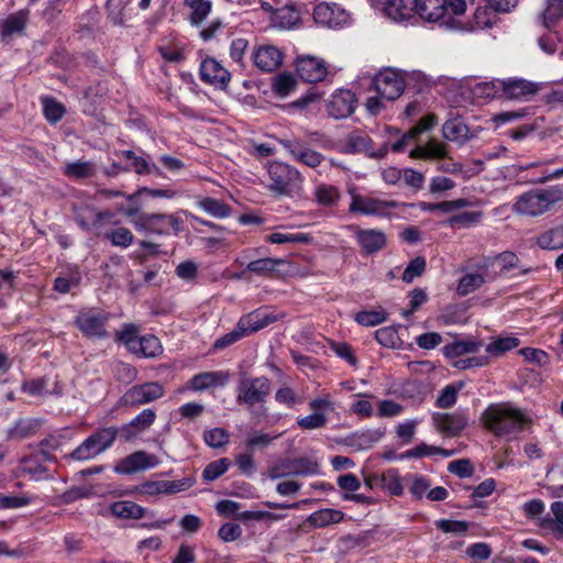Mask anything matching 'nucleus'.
<instances>
[{
	"label": "nucleus",
	"mask_w": 563,
	"mask_h": 563,
	"mask_svg": "<svg viewBox=\"0 0 563 563\" xmlns=\"http://www.w3.org/2000/svg\"><path fill=\"white\" fill-rule=\"evenodd\" d=\"M328 422V419L322 412H313L306 417L299 418L297 424L303 430H313L323 428Z\"/></svg>",
	"instance_id": "nucleus-59"
},
{
	"label": "nucleus",
	"mask_w": 563,
	"mask_h": 563,
	"mask_svg": "<svg viewBox=\"0 0 563 563\" xmlns=\"http://www.w3.org/2000/svg\"><path fill=\"white\" fill-rule=\"evenodd\" d=\"M386 320L383 311H361L355 316V321L365 327H375Z\"/></svg>",
	"instance_id": "nucleus-63"
},
{
	"label": "nucleus",
	"mask_w": 563,
	"mask_h": 563,
	"mask_svg": "<svg viewBox=\"0 0 563 563\" xmlns=\"http://www.w3.org/2000/svg\"><path fill=\"white\" fill-rule=\"evenodd\" d=\"M247 336L245 330L242 328L241 323L238 322L235 328L229 333L220 336L213 343L214 350H222L238 342L239 340Z\"/></svg>",
	"instance_id": "nucleus-54"
},
{
	"label": "nucleus",
	"mask_w": 563,
	"mask_h": 563,
	"mask_svg": "<svg viewBox=\"0 0 563 563\" xmlns=\"http://www.w3.org/2000/svg\"><path fill=\"white\" fill-rule=\"evenodd\" d=\"M351 229L354 232V238L360 245L362 253L366 255L382 251L387 244V236L382 230L362 229L357 225H353Z\"/></svg>",
	"instance_id": "nucleus-18"
},
{
	"label": "nucleus",
	"mask_w": 563,
	"mask_h": 563,
	"mask_svg": "<svg viewBox=\"0 0 563 563\" xmlns=\"http://www.w3.org/2000/svg\"><path fill=\"white\" fill-rule=\"evenodd\" d=\"M38 427V422L33 419H19L8 430L7 438L10 440H23L32 437Z\"/></svg>",
	"instance_id": "nucleus-37"
},
{
	"label": "nucleus",
	"mask_w": 563,
	"mask_h": 563,
	"mask_svg": "<svg viewBox=\"0 0 563 563\" xmlns=\"http://www.w3.org/2000/svg\"><path fill=\"white\" fill-rule=\"evenodd\" d=\"M356 98L349 89H339L327 102V112L333 119H344L350 117L355 110Z\"/></svg>",
	"instance_id": "nucleus-19"
},
{
	"label": "nucleus",
	"mask_w": 563,
	"mask_h": 563,
	"mask_svg": "<svg viewBox=\"0 0 563 563\" xmlns=\"http://www.w3.org/2000/svg\"><path fill=\"white\" fill-rule=\"evenodd\" d=\"M296 86L297 81L290 73H282L273 78V90L279 97H287Z\"/></svg>",
	"instance_id": "nucleus-45"
},
{
	"label": "nucleus",
	"mask_w": 563,
	"mask_h": 563,
	"mask_svg": "<svg viewBox=\"0 0 563 563\" xmlns=\"http://www.w3.org/2000/svg\"><path fill=\"white\" fill-rule=\"evenodd\" d=\"M296 71L303 81L311 84L322 81L328 75L324 62L312 56L298 58Z\"/></svg>",
	"instance_id": "nucleus-24"
},
{
	"label": "nucleus",
	"mask_w": 563,
	"mask_h": 563,
	"mask_svg": "<svg viewBox=\"0 0 563 563\" xmlns=\"http://www.w3.org/2000/svg\"><path fill=\"white\" fill-rule=\"evenodd\" d=\"M140 329L134 323L123 324L121 331L117 332L115 339L118 342L125 345V347L132 353L135 350L136 342L140 340Z\"/></svg>",
	"instance_id": "nucleus-43"
},
{
	"label": "nucleus",
	"mask_w": 563,
	"mask_h": 563,
	"mask_svg": "<svg viewBox=\"0 0 563 563\" xmlns=\"http://www.w3.org/2000/svg\"><path fill=\"white\" fill-rule=\"evenodd\" d=\"M462 383L459 386H454L452 384L446 385L438 396L435 400V406L441 409L451 408L456 402L457 393L462 388Z\"/></svg>",
	"instance_id": "nucleus-51"
},
{
	"label": "nucleus",
	"mask_w": 563,
	"mask_h": 563,
	"mask_svg": "<svg viewBox=\"0 0 563 563\" xmlns=\"http://www.w3.org/2000/svg\"><path fill=\"white\" fill-rule=\"evenodd\" d=\"M426 258L417 256L411 260L402 273V280L405 283H411L416 277L421 276L426 271Z\"/></svg>",
	"instance_id": "nucleus-57"
},
{
	"label": "nucleus",
	"mask_w": 563,
	"mask_h": 563,
	"mask_svg": "<svg viewBox=\"0 0 563 563\" xmlns=\"http://www.w3.org/2000/svg\"><path fill=\"white\" fill-rule=\"evenodd\" d=\"M482 211H464L449 218L448 224L450 227L460 225L463 228H468L477 223L482 219Z\"/></svg>",
	"instance_id": "nucleus-53"
},
{
	"label": "nucleus",
	"mask_w": 563,
	"mask_h": 563,
	"mask_svg": "<svg viewBox=\"0 0 563 563\" xmlns=\"http://www.w3.org/2000/svg\"><path fill=\"white\" fill-rule=\"evenodd\" d=\"M537 244L543 250H559L563 247V231L548 230L537 238Z\"/></svg>",
	"instance_id": "nucleus-44"
},
{
	"label": "nucleus",
	"mask_w": 563,
	"mask_h": 563,
	"mask_svg": "<svg viewBox=\"0 0 563 563\" xmlns=\"http://www.w3.org/2000/svg\"><path fill=\"white\" fill-rule=\"evenodd\" d=\"M371 140L368 136L352 134L346 139L344 144V153L354 154L363 152L367 148Z\"/></svg>",
	"instance_id": "nucleus-60"
},
{
	"label": "nucleus",
	"mask_w": 563,
	"mask_h": 563,
	"mask_svg": "<svg viewBox=\"0 0 563 563\" xmlns=\"http://www.w3.org/2000/svg\"><path fill=\"white\" fill-rule=\"evenodd\" d=\"M198 208L203 210L206 213L218 218V219H225L231 216V207L227 205L225 202L211 198V197H203L197 201Z\"/></svg>",
	"instance_id": "nucleus-35"
},
{
	"label": "nucleus",
	"mask_w": 563,
	"mask_h": 563,
	"mask_svg": "<svg viewBox=\"0 0 563 563\" xmlns=\"http://www.w3.org/2000/svg\"><path fill=\"white\" fill-rule=\"evenodd\" d=\"M421 420L412 419L407 420L402 423H399L396 428V434L401 440L402 443L408 444L412 441L416 429Z\"/></svg>",
	"instance_id": "nucleus-61"
},
{
	"label": "nucleus",
	"mask_w": 563,
	"mask_h": 563,
	"mask_svg": "<svg viewBox=\"0 0 563 563\" xmlns=\"http://www.w3.org/2000/svg\"><path fill=\"white\" fill-rule=\"evenodd\" d=\"M375 338L380 345L390 349L396 347L399 341L397 330L394 327H384L376 330Z\"/></svg>",
	"instance_id": "nucleus-58"
},
{
	"label": "nucleus",
	"mask_w": 563,
	"mask_h": 563,
	"mask_svg": "<svg viewBox=\"0 0 563 563\" xmlns=\"http://www.w3.org/2000/svg\"><path fill=\"white\" fill-rule=\"evenodd\" d=\"M236 404L244 406L253 418L265 416V404L272 393V382L266 376H242L235 388Z\"/></svg>",
	"instance_id": "nucleus-2"
},
{
	"label": "nucleus",
	"mask_w": 563,
	"mask_h": 563,
	"mask_svg": "<svg viewBox=\"0 0 563 563\" xmlns=\"http://www.w3.org/2000/svg\"><path fill=\"white\" fill-rule=\"evenodd\" d=\"M496 86L500 89V98L508 100H529L540 89L539 84L522 78L497 80Z\"/></svg>",
	"instance_id": "nucleus-13"
},
{
	"label": "nucleus",
	"mask_w": 563,
	"mask_h": 563,
	"mask_svg": "<svg viewBox=\"0 0 563 563\" xmlns=\"http://www.w3.org/2000/svg\"><path fill=\"white\" fill-rule=\"evenodd\" d=\"M229 432L223 428H213L203 433V440L210 448L218 449L229 442Z\"/></svg>",
	"instance_id": "nucleus-52"
},
{
	"label": "nucleus",
	"mask_w": 563,
	"mask_h": 563,
	"mask_svg": "<svg viewBox=\"0 0 563 563\" xmlns=\"http://www.w3.org/2000/svg\"><path fill=\"white\" fill-rule=\"evenodd\" d=\"M249 47V41L243 37L235 38L230 44V57L241 67H245L244 55Z\"/></svg>",
	"instance_id": "nucleus-62"
},
{
	"label": "nucleus",
	"mask_w": 563,
	"mask_h": 563,
	"mask_svg": "<svg viewBox=\"0 0 563 563\" xmlns=\"http://www.w3.org/2000/svg\"><path fill=\"white\" fill-rule=\"evenodd\" d=\"M318 473V464L307 457L284 459L271 467L272 478H282L287 476H306Z\"/></svg>",
	"instance_id": "nucleus-12"
},
{
	"label": "nucleus",
	"mask_w": 563,
	"mask_h": 563,
	"mask_svg": "<svg viewBox=\"0 0 563 563\" xmlns=\"http://www.w3.org/2000/svg\"><path fill=\"white\" fill-rule=\"evenodd\" d=\"M485 278L478 273H468L459 279L456 292L459 296H467L483 286Z\"/></svg>",
	"instance_id": "nucleus-42"
},
{
	"label": "nucleus",
	"mask_w": 563,
	"mask_h": 563,
	"mask_svg": "<svg viewBox=\"0 0 563 563\" xmlns=\"http://www.w3.org/2000/svg\"><path fill=\"white\" fill-rule=\"evenodd\" d=\"M313 19L329 27H341L349 23L350 13L336 3H319L313 10Z\"/></svg>",
	"instance_id": "nucleus-17"
},
{
	"label": "nucleus",
	"mask_w": 563,
	"mask_h": 563,
	"mask_svg": "<svg viewBox=\"0 0 563 563\" xmlns=\"http://www.w3.org/2000/svg\"><path fill=\"white\" fill-rule=\"evenodd\" d=\"M285 261L282 258H275V257H264L258 258L255 261H251L246 267V272L254 273L258 276H267L272 273H274L277 269V266L280 264H284Z\"/></svg>",
	"instance_id": "nucleus-39"
},
{
	"label": "nucleus",
	"mask_w": 563,
	"mask_h": 563,
	"mask_svg": "<svg viewBox=\"0 0 563 563\" xmlns=\"http://www.w3.org/2000/svg\"><path fill=\"white\" fill-rule=\"evenodd\" d=\"M277 321V317L262 312L260 310H255L253 312H250L242 318H240L239 322L241 323L242 328L245 330L246 335L257 332L271 323H274Z\"/></svg>",
	"instance_id": "nucleus-26"
},
{
	"label": "nucleus",
	"mask_w": 563,
	"mask_h": 563,
	"mask_svg": "<svg viewBox=\"0 0 563 563\" xmlns=\"http://www.w3.org/2000/svg\"><path fill=\"white\" fill-rule=\"evenodd\" d=\"M131 224L141 233L178 235L183 231L184 220L177 213H143L131 220Z\"/></svg>",
	"instance_id": "nucleus-4"
},
{
	"label": "nucleus",
	"mask_w": 563,
	"mask_h": 563,
	"mask_svg": "<svg viewBox=\"0 0 563 563\" xmlns=\"http://www.w3.org/2000/svg\"><path fill=\"white\" fill-rule=\"evenodd\" d=\"M159 464V460L154 454H148L145 451H136L114 466V472L118 474H133L136 472L153 468Z\"/></svg>",
	"instance_id": "nucleus-20"
},
{
	"label": "nucleus",
	"mask_w": 563,
	"mask_h": 563,
	"mask_svg": "<svg viewBox=\"0 0 563 563\" xmlns=\"http://www.w3.org/2000/svg\"><path fill=\"white\" fill-rule=\"evenodd\" d=\"M446 145L438 141H429L423 146L418 145L409 154L411 158L421 159H440L446 157Z\"/></svg>",
	"instance_id": "nucleus-29"
},
{
	"label": "nucleus",
	"mask_w": 563,
	"mask_h": 563,
	"mask_svg": "<svg viewBox=\"0 0 563 563\" xmlns=\"http://www.w3.org/2000/svg\"><path fill=\"white\" fill-rule=\"evenodd\" d=\"M63 173L73 179H86L95 175L96 168L92 162L76 161L65 165Z\"/></svg>",
	"instance_id": "nucleus-38"
},
{
	"label": "nucleus",
	"mask_w": 563,
	"mask_h": 563,
	"mask_svg": "<svg viewBox=\"0 0 563 563\" xmlns=\"http://www.w3.org/2000/svg\"><path fill=\"white\" fill-rule=\"evenodd\" d=\"M435 526L444 533L463 536L468 530V522L461 520L440 519L435 521Z\"/></svg>",
	"instance_id": "nucleus-55"
},
{
	"label": "nucleus",
	"mask_w": 563,
	"mask_h": 563,
	"mask_svg": "<svg viewBox=\"0 0 563 563\" xmlns=\"http://www.w3.org/2000/svg\"><path fill=\"white\" fill-rule=\"evenodd\" d=\"M482 345V342L475 340L455 341L443 347V354L448 358H456L477 352Z\"/></svg>",
	"instance_id": "nucleus-36"
},
{
	"label": "nucleus",
	"mask_w": 563,
	"mask_h": 563,
	"mask_svg": "<svg viewBox=\"0 0 563 563\" xmlns=\"http://www.w3.org/2000/svg\"><path fill=\"white\" fill-rule=\"evenodd\" d=\"M231 465V462L227 457L219 459L217 461L210 462L202 472V477L207 482L214 481L219 478L221 475H223L229 466Z\"/></svg>",
	"instance_id": "nucleus-49"
},
{
	"label": "nucleus",
	"mask_w": 563,
	"mask_h": 563,
	"mask_svg": "<svg viewBox=\"0 0 563 563\" xmlns=\"http://www.w3.org/2000/svg\"><path fill=\"white\" fill-rule=\"evenodd\" d=\"M132 168L137 175H162V170L156 164L137 155L132 162Z\"/></svg>",
	"instance_id": "nucleus-64"
},
{
	"label": "nucleus",
	"mask_w": 563,
	"mask_h": 563,
	"mask_svg": "<svg viewBox=\"0 0 563 563\" xmlns=\"http://www.w3.org/2000/svg\"><path fill=\"white\" fill-rule=\"evenodd\" d=\"M129 0H107V18L115 26H128L126 5Z\"/></svg>",
	"instance_id": "nucleus-34"
},
{
	"label": "nucleus",
	"mask_w": 563,
	"mask_h": 563,
	"mask_svg": "<svg viewBox=\"0 0 563 563\" xmlns=\"http://www.w3.org/2000/svg\"><path fill=\"white\" fill-rule=\"evenodd\" d=\"M110 319V314L99 309H87L80 311L75 320V325L88 339H106L109 333L106 324Z\"/></svg>",
	"instance_id": "nucleus-8"
},
{
	"label": "nucleus",
	"mask_w": 563,
	"mask_h": 563,
	"mask_svg": "<svg viewBox=\"0 0 563 563\" xmlns=\"http://www.w3.org/2000/svg\"><path fill=\"white\" fill-rule=\"evenodd\" d=\"M313 195L318 205L322 207L335 206L341 198L339 189L329 184H319L316 187Z\"/></svg>",
	"instance_id": "nucleus-40"
},
{
	"label": "nucleus",
	"mask_w": 563,
	"mask_h": 563,
	"mask_svg": "<svg viewBox=\"0 0 563 563\" xmlns=\"http://www.w3.org/2000/svg\"><path fill=\"white\" fill-rule=\"evenodd\" d=\"M298 21L299 12L292 5L277 8L271 15L272 24L278 29H291Z\"/></svg>",
	"instance_id": "nucleus-32"
},
{
	"label": "nucleus",
	"mask_w": 563,
	"mask_h": 563,
	"mask_svg": "<svg viewBox=\"0 0 563 563\" xmlns=\"http://www.w3.org/2000/svg\"><path fill=\"white\" fill-rule=\"evenodd\" d=\"M563 16V1L562 0H548L547 7L543 12L545 25L549 27L555 24Z\"/></svg>",
	"instance_id": "nucleus-56"
},
{
	"label": "nucleus",
	"mask_w": 563,
	"mask_h": 563,
	"mask_svg": "<svg viewBox=\"0 0 563 563\" xmlns=\"http://www.w3.org/2000/svg\"><path fill=\"white\" fill-rule=\"evenodd\" d=\"M44 117L51 123L60 121L66 112L64 106L55 99L45 98L43 100Z\"/></svg>",
	"instance_id": "nucleus-50"
},
{
	"label": "nucleus",
	"mask_w": 563,
	"mask_h": 563,
	"mask_svg": "<svg viewBox=\"0 0 563 563\" xmlns=\"http://www.w3.org/2000/svg\"><path fill=\"white\" fill-rule=\"evenodd\" d=\"M372 84L375 91L387 101L398 99L406 87L402 74L391 68L380 70L376 74Z\"/></svg>",
	"instance_id": "nucleus-11"
},
{
	"label": "nucleus",
	"mask_w": 563,
	"mask_h": 563,
	"mask_svg": "<svg viewBox=\"0 0 563 563\" xmlns=\"http://www.w3.org/2000/svg\"><path fill=\"white\" fill-rule=\"evenodd\" d=\"M252 58L260 70L273 73L282 66L284 53L274 45L265 44L253 51Z\"/></svg>",
	"instance_id": "nucleus-22"
},
{
	"label": "nucleus",
	"mask_w": 563,
	"mask_h": 563,
	"mask_svg": "<svg viewBox=\"0 0 563 563\" xmlns=\"http://www.w3.org/2000/svg\"><path fill=\"white\" fill-rule=\"evenodd\" d=\"M465 10V0H417L416 15L432 23L446 16L461 15Z\"/></svg>",
	"instance_id": "nucleus-6"
},
{
	"label": "nucleus",
	"mask_w": 563,
	"mask_h": 563,
	"mask_svg": "<svg viewBox=\"0 0 563 563\" xmlns=\"http://www.w3.org/2000/svg\"><path fill=\"white\" fill-rule=\"evenodd\" d=\"M399 206H407L394 200H383L378 198L353 195L350 203V212L361 213L364 216L389 217L391 210ZM413 207V205H408Z\"/></svg>",
	"instance_id": "nucleus-9"
},
{
	"label": "nucleus",
	"mask_w": 563,
	"mask_h": 563,
	"mask_svg": "<svg viewBox=\"0 0 563 563\" xmlns=\"http://www.w3.org/2000/svg\"><path fill=\"white\" fill-rule=\"evenodd\" d=\"M481 420L487 431L507 441L516 440L532 423L531 418L511 402L490 404Z\"/></svg>",
	"instance_id": "nucleus-1"
},
{
	"label": "nucleus",
	"mask_w": 563,
	"mask_h": 563,
	"mask_svg": "<svg viewBox=\"0 0 563 563\" xmlns=\"http://www.w3.org/2000/svg\"><path fill=\"white\" fill-rule=\"evenodd\" d=\"M110 510L113 516L121 519H141L145 515V509L131 500L112 503Z\"/></svg>",
	"instance_id": "nucleus-33"
},
{
	"label": "nucleus",
	"mask_w": 563,
	"mask_h": 563,
	"mask_svg": "<svg viewBox=\"0 0 563 563\" xmlns=\"http://www.w3.org/2000/svg\"><path fill=\"white\" fill-rule=\"evenodd\" d=\"M519 344L520 340L516 336L497 338L486 346V352L490 355L499 356L518 347Z\"/></svg>",
	"instance_id": "nucleus-46"
},
{
	"label": "nucleus",
	"mask_w": 563,
	"mask_h": 563,
	"mask_svg": "<svg viewBox=\"0 0 563 563\" xmlns=\"http://www.w3.org/2000/svg\"><path fill=\"white\" fill-rule=\"evenodd\" d=\"M267 242L272 244H286V243H308L311 236L307 233H279L274 232L266 236Z\"/></svg>",
	"instance_id": "nucleus-48"
},
{
	"label": "nucleus",
	"mask_w": 563,
	"mask_h": 563,
	"mask_svg": "<svg viewBox=\"0 0 563 563\" xmlns=\"http://www.w3.org/2000/svg\"><path fill=\"white\" fill-rule=\"evenodd\" d=\"M343 518L344 514L341 510L324 508L309 515L307 522L312 528H324L329 525L341 522Z\"/></svg>",
	"instance_id": "nucleus-28"
},
{
	"label": "nucleus",
	"mask_w": 563,
	"mask_h": 563,
	"mask_svg": "<svg viewBox=\"0 0 563 563\" xmlns=\"http://www.w3.org/2000/svg\"><path fill=\"white\" fill-rule=\"evenodd\" d=\"M117 438V427L100 428L73 450L69 457L80 462L92 460L110 449Z\"/></svg>",
	"instance_id": "nucleus-5"
},
{
	"label": "nucleus",
	"mask_w": 563,
	"mask_h": 563,
	"mask_svg": "<svg viewBox=\"0 0 563 563\" xmlns=\"http://www.w3.org/2000/svg\"><path fill=\"white\" fill-rule=\"evenodd\" d=\"M30 20V10L21 9L0 21L2 42L9 43L15 36H23Z\"/></svg>",
	"instance_id": "nucleus-21"
},
{
	"label": "nucleus",
	"mask_w": 563,
	"mask_h": 563,
	"mask_svg": "<svg viewBox=\"0 0 563 563\" xmlns=\"http://www.w3.org/2000/svg\"><path fill=\"white\" fill-rule=\"evenodd\" d=\"M104 239L113 246L128 249L133 244L134 235L128 228L119 227L107 231L104 233Z\"/></svg>",
	"instance_id": "nucleus-41"
},
{
	"label": "nucleus",
	"mask_w": 563,
	"mask_h": 563,
	"mask_svg": "<svg viewBox=\"0 0 563 563\" xmlns=\"http://www.w3.org/2000/svg\"><path fill=\"white\" fill-rule=\"evenodd\" d=\"M184 4L189 10V23L197 27L202 25L212 9L210 0H184Z\"/></svg>",
	"instance_id": "nucleus-27"
},
{
	"label": "nucleus",
	"mask_w": 563,
	"mask_h": 563,
	"mask_svg": "<svg viewBox=\"0 0 563 563\" xmlns=\"http://www.w3.org/2000/svg\"><path fill=\"white\" fill-rule=\"evenodd\" d=\"M442 133L450 142L463 144L468 140V128L460 118L448 120L442 126Z\"/></svg>",
	"instance_id": "nucleus-30"
},
{
	"label": "nucleus",
	"mask_w": 563,
	"mask_h": 563,
	"mask_svg": "<svg viewBox=\"0 0 563 563\" xmlns=\"http://www.w3.org/2000/svg\"><path fill=\"white\" fill-rule=\"evenodd\" d=\"M385 14L395 22L416 19L417 0H378Z\"/></svg>",
	"instance_id": "nucleus-23"
},
{
	"label": "nucleus",
	"mask_w": 563,
	"mask_h": 563,
	"mask_svg": "<svg viewBox=\"0 0 563 563\" xmlns=\"http://www.w3.org/2000/svg\"><path fill=\"white\" fill-rule=\"evenodd\" d=\"M163 347L157 336L153 334L141 335L136 342L133 354L139 357L153 358L162 354Z\"/></svg>",
	"instance_id": "nucleus-31"
},
{
	"label": "nucleus",
	"mask_w": 563,
	"mask_h": 563,
	"mask_svg": "<svg viewBox=\"0 0 563 563\" xmlns=\"http://www.w3.org/2000/svg\"><path fill=\"white\" fill-rule=\"evenodd\" d=\"M200 79L219 89H225L231 80L230 71L214 57H206L199 68Z\"/></svg>",
	"instance_id": "nucleus-14"
},
{
	"label": "nucleus",
	"mask_w": 563,
	"mask_h": 563,
	"mask_svg": "<svg viewBox=\"0 0 563 563\" xmlns=\"http://www.w3.org/2000/svg\"><path fill=\"white\" fill-rule=\"evenodd\" d=\"M164 396V387L158 382H147L129 388L119 399L121 407H139Z\"/></svg>",
	"instance_id": "nucleus-10"
},
{
	"label": "nucleus",
	"mask_w": 563,
	"mask_h": 563,
	"mask_svg": "<svg viewBox=\"0 0 563 563\" xmlns=\"http://www.w3.org/2000/svg\"><path fill=\"white\" fill-rule=\"evenodd\" d=\"M382 490L388 492L393 496H400L404 493V486L398 472L394 468L383 472Z\"/></svg>",
	"instance_id": "nucleus-47"
},
{
	"label": "nucleus",
	"mask_w": 563,
	"mask_h": 563,
	"mask_svg": "<svg viewBox=\"0 0 563 563\" xmlns=\"http://www.w3.org/2000/svg\"><path fill=\"white\" fill-rule=\"evenodd\" d=\"M432 421L440 433L446 437H457L466 428L468 417L463 411L434 412Z\"/></svg>",
	"instance_id": "nucleus-15"
},
{
	"label": "nucleus",
	"mask_w": 563,
	"mask_h": 563,
	"mask_svg": "<svg viewBox=\"0 0 563 563\" xmlns=\"http://www.w3.org/2000/svg\"><path fill=\"white\" fill-rule=\"evenodd\" d=\"M563 200V187L534 188L518 196L512 211L525 217H539Z\"/></svg>",
	"instance_id": "nucleus-3"
},
{
	"label": "nucleus",
	"mask_w": 563,
	"mask_h": 563,
	"mask_svg": "<svg viewBox=\"0 0 563 563\" xmlns=\"http://www.w3.org/2000/svg\"><path fill=\"white\" fill-rule=\"evenodd\" d=\"M280 144L295 161L308 167L316 168L324 161L323 154L308 147L305 142L298 139L283 140Z\"/></svg>",
	"instance_id": "nucleus-16"
},
{
	"label": "nucleus",
	"mask_w": 563,
	"mask_h": 563,
	"mask_svg": "<svg viewBox=\"0 0 563 563\" xmlns=\"http://www.w3.org/2000/svg\"><path fill=\"white\" fill-rule=\"evenodd\" d=\"M267 173L271 180L268 189L278 196H290L301 181L300 173L285 163H271Z\"/></svg>",
	"instance_id": "nucleus-7"
},
{
	"label": "nucleus",
	"mask_w": 563,
	"mask_h": 563,
	"mask_svg": "<svg viewBox=\"0 0 563 563\" xmlns=\"http://www.w3.org/2000/svg\"><path fill=\"white\" fill-rule=\"evenodd\" d=\"M230 374L228 372H203L196 374L191 380V388L195 390H205L212 386H224L228 384Z\"/></svg>",
	"instance_id": "nucleus-25"
}]
</instances>
